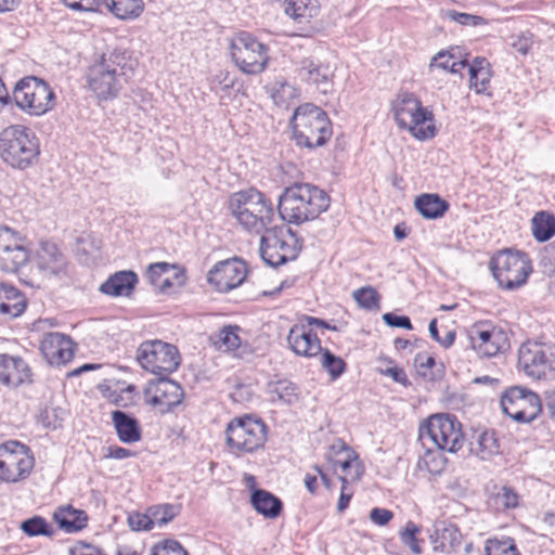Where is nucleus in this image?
<instances>
[{
	"instance_id": "f257e3e1",
	"label": "nucleus",
	"mask_w": 555,
	"mask_h": 555,
	"mask_svg": "<svg viewBox=\"0 0 555 555\" xmlns=\"http://www.w3.org/2000/svg\"><path fill=\"white\" fill-rule=\"evenodd\" d=\"M330 196L320 188L309 183H294L279 198L280 217L300 224L318 218L330 207Z\"/></svg>"
},
{
	"instance_id": "f03ea898",
	"label": "nucleus",
	"mask_w": 555,
	"mask_h": 555,
	"mask_svg": "<svg viewBox=\"0 0 555 555\" xmlns=\"http://www.w3.org/2000/svg\"><path fill=\"white\" fill-rule=\"evenodd\" d=\"M229 208L235 220L251 233L261 234L274 220L272 203L254 188L233 193L229 199Z\"/></svg>"
},
{
	"instance_id": "7ed1b4c3",
	"label": "nucleus",
	"mask_w": 555,
	"mask_h": 555,
	"mask_svg": "<svg viewBox=\"0 0 555 555\" xmlns=\"http://www.w3.org/2000/svg\"><path fill=\"white\" fill-rule=\"evenodd\" d=\"M291 127L296 144L310 150L323 146L333 133L327 114L311 103L301 104L295 109Z\"/></svg>"
},
{
	"instance_id": "20e7f679",
	"label": "nucleus",
	"mask_w": 555,
	"mask_h": 555,
	"mask_svg": "<svg viewBox=\"0 0 555 555\" xmlns=\"http://www.w3.org/2000/svg\"><path fill=\"white\" fill-rule=\"evenodd\" d=\"M418 438L423 446L428 449L435 447L450 453L457 452L464 444L462 425L454 415L436 414L431 415L418 429Z\"/></svg>"
},
{
	"instance_id": "39448f33",
	"label": "nucleus",
	"mask_w": 555,
	"mask_h": 555,
	"mask_svg": "<svg viewBox=\"0 0 555 555\" xmlns=\"http://www.w3.org/2000/svg\"><path fill=\"white\" fill-rule=\"evenodd\" d=\"M0 155L13 168H28L39 155L35 134L24 126H10L0 133Z\"/></svg>"
},
{
	"instance_id": "423d86ee",
	"label": "nucleus",
	"mask_w": 555,
	"mask_h": 555,
	"mask_svg": "<svg viewBox=\"0 0 555 555\" xmlns=\"http://www.w3.org/2000/svg\"><path fill=\"white\" fill-rule=\"evenodd\" d=\"M268 427L261 418L245 414L234 417L225 429V442L231 453L242 455L263 448Z\"/></svg>"
},
{
	"instance_id": "0eeeda50",
	"label": "nucleus",
	"mask_w": 555,
	"mask_h": 555,
	"mask_svg": "<svg viewBox=\"0 0 555 555\" xmlns=\"http://www.w3.org/2000/svg\"><path fill=\"white\" fill-rule=\"evenodd\" d=\"M392 108L398 126L409 130L416 139L427 140L435 135L433 114L422 106L414 94H400Z\"/></svg>"
},
{
	"instance_id": "6e6552de",
	"label": "nucleus",
	"mask_w": 555,
	"mask_h": 555,
	"mask_svg": "<svg viewBox=\"0 0 555 555\" xmlns=\"http://www.w3.org/2000/svg\"><path fill=\"white\" fill-rule=\"evenodd\" d=\"M230 54L234 64L249 75L261 73L269 60L267 46L246 31H241L231 38Z\"/></svg>"
},
{
	"instance_id": "1a4fd4ad",
	"label": "nucleus",
	"mask_w": 555,
	"mask_h": 555,
	"mask_svg": "<svg viewBox=\"0 0 555 555\" xmlns=\"http://www.w3.org/2000/svg\"><path fill=\"white\" fill-rule=\"evenodd\" d=\"M490 269L500 287L509 291L524 285L531 272L527 255L512 250H503L492 257Z\"/></svg>"
},
{
	"instance_id": "9d476101",
	"label": "nucleus",
	"mask_w": 555,
	"mask_h": 555,
	"mask_svg": "<svg viewBox=\"0 0 555 555\" xmlns=\"http://www.w3.org/2000/svg\"><path fill=\"white\" fill-rule=\"evenodd\" d=\"M137 360L145 371L162 376L175 372L180 365L181 358L175 345L154 339L140 344Z\"/></svg>"
},
{
	"instance_id": "9b49d317",
	"label": "nucleus",
	"mask_w": 555,
	"mask_h": 555,
	"mask_svg": "<svg viewBox=\"0 0 555 555\" xmlns=\"http://www.w3.org/2000/svg\"><path fill=\"white\" fill-rule=\"evenodd\" d=\"M35 465L30 449L18 441L0 444V480L18 482L29 476Z\"/></svg>"
},
{
	"instance_id": "f8f14e48",
	"label": "nucleus",
	"mask_w": 555,
	"mask_h": 555,
	"mask_svg": "<svg viewBox=\"0 0 555 555\" xmlns=\"http://www.w3.org/2000/svg\"><path fill=\"white\" fill-rule=\"evenodd\" d=\"M518 363L530 377L554 379L555 346L535 341L522 344L518 351Z\"/></svg>"
},
{
	"instance_id": "ddd939ff",
	"label": "nucleus",
	"mask_w": 555,
	"mask_h": 555,
	"mask_svg": "<svg viewBox=\"0 0 555 555\" xmlns=\"http://www.w3.org/2000/svg\"><path fill=\"white\" fill-rule=\"evenodd\" d=\"M14 100L24 111L40 116L53 107L54 93L42 79L25 77L15 86Z\"/></svg>"
},
{
	"instance_id": "4468645a",
	"label": "nucleus",
	"mask_w": 555,
	"mask_h": 555,
	"mask_svg": "<svg viewBox=\"0 0 555 555\" xmlns=\"http://www.w3.org/2000/svg\"><path fill=\"white\" fill-rule=\"evenodd\" d=\"M502 411L518 423H530L542 411L540 397L532 390L513 386L501 396Z\"/></svg>"
},
{
	"instance_id": "2eb2a0df",
	"label": "nucleus",
	"mask_w": 555,
	"mask_h": 555,
	"mask_svg": "<svg viewBox=\"0 0 555 555\" xmlns=\"http://www.w3.org/2000/svg\"><path fill=\"white\" fill-rule=\"evenodd\" d=\"M26 238L17 230L0 224V270L15 273L29 260Z\"/></svg>"
},
{
	"instance_id": "dca6fc26",
	"label": "nucleus",
	"mask_w": 555,
	"mask_h": 555,
	"mask_svg": "<svg viewBox=\"0 0 555 555\" xmlns=\"http://www.w3.org/2000/svg\"><path fill=\"white\" fill-rule=\"evenodd\" d=\"M472 348L481 357L491 358L509 349L505 330L490 323H477L468 332Z\"/></svg>"
},
{
	"instance_id": "f3484780",
	"label": "nucleus",
	"mask_w": 555,
	"mask_h": 555,
	"mask_svg": "<svg viewBox=\"0 0 555 555\" xmlns=\"http://www.w3.org/2000/svg\"><path fill=\"white\" fill-rule=\"evenodd\" d=\"M259 251L262 260L271 267L284 264L298 255L296 247L283 238V230L273 225L262 232Z\"/></svg>"
},
{
	"instance_id": "a211bd4d",
	"label": "nucleus",
	"mask_w": 555,
	"mask_h": 555,
	"mask_svg": "<svg viewBox=\"0 0 555 555\" xmlns=\"http://www.w3.org/2000/svg\"><path fill=\"white\" fill-rule=\"evenodd\" d=\"M247 276L246 263L236 258L218 262L208 273V282L216 291L227 293L240 286Z\"/></svg>"
},
{
	"instance_id": "6ab92c4d",
	"label": "nucleus",
	"mask_w": 555,
	"mask_h": 555,
	"mask_svg": "<svg viewBox=\"0 0 555 555\" xmlns=\"http://www.w3.org/2000/svg\"><path fill=\"white\" fill-rule=\"evenodd\" d=\"M40 350L51 365H62L74 357V343L69 336L54 332L43 336Z\"/></svg>"
},
{
	"instance_id": "aec40b11",
	"label": "nucleus",
	"mask_w": 555,
	"mask_h": 555,
	"mask_svg": "<svg viewBox=\"0 0 555 555\" xmlns=\"http://www.w3.org/2000/svg\"><path fill=\"white\" fill-rule=\"evenodd\" d=\"M31 370L21 357L0 353V384L17 388L23 384H30Z\"/></svg>"
},
{
	"instance_id": "412c9836",
	"label": "nucleus",
	"mask_w": 555,
	"mask_h": 555,
	"mask_svg": "<svg viewBox=\"0 0 555 555\" xmlns=\"http://www.w3.org/2000/svg\"><path fill=\"white\" fill-rule=\"evenodd\" d=\"M287 343L297 356L312 358L322 351L319 337L306 324L293 325L287 335Z\"/></svg>"
},
{
	"instance_id": "4be33fe9",
	"label": "nucleus",
	"mask_w": 555,
	"mask_h": 555,
	"mask_svg": "<svg viewBox=\"0 0 555 555\" xmlns=\"http://www.w3.org/2000/svg\"><path fill=\"white\" fill-rule=\"evenodd\" d=\"M88 82L98 98L104 100L116 96L120 89L118 76L114 74V69H108L107 65L101 63L93 64L89 68Z\"/></svg>"
},
{
	"instance_id": "5701e85b",
	"label": "nucleus",
	"mask_w": 555,
	"mask_h": 555,
	"mask_svg": "<svg viewBox=\"0 0 555 555\" xmlns=\"http://www.w3.org/2000/svg\"><path fill=\"white\" fill-rule=\"evenodd\" d=\"M327 459L334 467L339 466L345 474L348 469L354 468V473L350 474L351 481H358L364 473L358 454L343 440H337L332 444Z\"/></svg>"
},
{
	"instance_id": "b1692460",
	"label": "nucleus",
	"mask_w": 555,
	"mask_h": 555,
	"mask_svg": "<svg viewBox=\"0 0 555 555\" xmlns=\"http://www.w3.org/2000/svg\"><path fill=\"white\" fill-rule=\"evenodd\" d=\"M299 79L314 86L320 92L326 94L332 88L333 70L328 65L304 60L297 69Z\"/></svg>"
},
{
	"instance_id": "393cba45",
	"label": "nucleus",
	"mask_w": 555,
	"mask_h": 555,
	"mask_svg": "<svg viewBox=\"0 0 555 555\" xmlns=\"http://www.w3.org/2000/svg\"><path fill=\"white\" fill-rule=\"evenodd\" d=\"M25 295L8 283H0V315L13 319L20 317L26 309Z\"/></svg>"
},
{
	"instance_id": "a878e982",
	"label": "nucleus",
	"mask_w": 555,
	"mask_h": 555,
	"mask_svg": "<svg viewBox=\"0 0 555 555\" xmlns=\"http://www.w3.org/2000/svg\"><path fill=\"white\" fill-rule=\"evenodd\" d=\"M183 396V389L177 382L162 376L156 384L155 395L152 397L151 403L154 405H166L170 409L180 404Z\"/></svg>"
},
{
	"instance_id": "bb28decb",
	"label": "nucleus",
	"mask_w": 555,
	"mask_h": 555,
	"mask_svg": "<svg viewBox=\"0 0 555 555\" xmlns=\"http://www.w3.org/2000/svg\"><path fill=\"white\" fill-rule=\"evenodd\" d=\"M138 276L132 271H119L101 284L99 291L108 296H128L134 289Z\"/></svg>"
},
{
	"instance_id": "cd10ccee",
	"label": "nucleus",
	"mask_w": 555,
	"mask_h": 555,
	"mask_svg": "<svg viewBox=\"0 0 555 555\" xmlns=\"http://www.w3.org/2000/svg\"><path fill=\"white\" fill-rule=\"evenodd\" d=\"M112 421L121 442L133 443L141 439V428L133 416L120 410H115L112 412Z\"/></svg>"
},
{
	"instance_id": "c85d7f7f",
	"label": "nucleus",
	"mask_w": 555,
	"mask_h": 555,
	"mask_svg": "<svg viewBox=\"0 0 555 555\" xmlns=\"http://www.w3.org/2000/svg\"><path fill=\"white\" fill-rule=\"evenodd\" d=\"M53 519L60 529L66 532H77L87 526L88 517L81 509L72 505L60 506L53 513Z\"/></svg>"
},
{
	"instance_id": "c756f323",
	"label": "nucleus",
	"mask_w": 555,
	"mask_h": 555,
	"mask_svg": "<svg viewBox=\"0 0 555 555\" xmlns=\"http://www.w3.org/2000/svg\"><path fill=\"white\" fill-rule=\"evenodd\" d=\"M434 548L442 553H459L461 551L462 533L454 525L437 528L435 531Z\"/></svg>"
},
{
	"instance_id": "7c9ffc66",
	"label": "nucleus",
	"mask_w": 555,
	"mask_h": 555,
	"mask_svg": "<svg viewBox=\"0 0 555 555\" xmlns=\"http://www.w3.org/2000/svg\"><path fill=\"white\" fill-rule=\"evenodd\" d=\"M416 210L426 219L441 218L449 209V203L438 194H422L415 199Z\"/></svg>"
},
{
	"instance_id": "2f4dec72",
	"label": "nucleus",
	"mask_w": 555,
	"mask_h": 555,
	"mask_svg": "<svg viewBox=\"0 0 555 555\" xmlns=\"http://www.w3.org/2000/svg\"><path fill=\"white\" fill-rule=\"evenodd\" d=\"M250 502L253 507L267 518H276L282 512L281 500L262 489L253 492Z\"/></svg>"
},
{
	"instance_id": "473e14b6",
	"label": "nucleus",
	"mask_w": 555,
	"mask_h": 555,
	"mask_svg": "<svg viewBox=\"0 0 555 555\" xmlns=\"http://www.w3.org/2000/svg\"><path fill=\"white\" fill-rule=\"evenodd\" d=\"M267 392L273 403L292 405L298 400V388L288 379L270 380L267 384Z\"/></svg>"
},
{
	"instance_id": "72a5a7b5",
	"label": "nucleus",
	"mask_w": 555,
	"mask_h": 555,
	"mask_svg": "<svg viewBox=\"0 0 555 555\" xmlns=\"http://www.w3.org/2000/svg\"><path fill=\"white\" fill-rule=\"evenodd\" d=\"M38 266L47 274L57 275L65 269V259L55 245L48 244L38 255Z\"/></svg>"
},
{
	"instance_id": "f704fd0d",
	"label": "nucleus",
	"mask_w": 555,
	"mask_h": 555,
	"mask_svg": "<svg viewBox=\"0 0 555 555\" xmlns=\"http://www.w3.org/2000/svg\"><path fill=\"white\" fill-rule=\"evenodd\" d=\"M467 65L468 62L466 60H457L453 52L440 51L431 59L428 66V74L435 75L437 69H442L446 73L460 74Z\"/></svg>"
},
{
	"instance_id": "c9c22d12",
	"label": "nucleus",
	"mask_w": 555,
	"mask_h": 555,
	"mask_svg": "<svg viewBox=\"0 0 555 555\" xmlns=\"http://www.w3.org/2000/svg\"><path fill=\"white\" fill-rule=\"evenodd\" d=\"M490 64L485 57H476L473 64L468 67L469 82L477 93H482L487 90L490 82Z\"/></svg>"
},
{
	"instance_id": "e433bc0d",
	"label": "nucleus",
	"mask_w": 555,
	"mask_h": 555,
	"mask_svg": "<svg viewBox=\"0 0 555 555\" xmlns=\"http://www.w3.org/2000/svg\"><path fill=\"white\" fill-rule=\"evenodd\" d=\"M105 5L117 18L133 20L144 10L143 0H104Z\"/></svg>"
},
{
	"instance_id": "4c0bfd02",
	"label": "nucleus",
	"mask_w": 555,
	"mask_h": 555,
	"mask_svg": "<svg viewBox=\"0 0 555 555\" xmlns=\"http://www.w3.org/2000/svg\"><path fill=\"white\" fill-rule=\"evenodd\" d=\"M470 452L482 461L490 460L499 454L500 446L494 431H483L478 435L475 442H470Z\"/></svg>"
},
{
	"instance_id": "58836bf2",
	"label": "nucleus",
	"mask_w": 555,
	"mask_h": 555,
	"mask_svg": "<svg viewBox=\"0 0 555 555\" xmlns=\"http://www.w3.org/2000/svg\"><path fill=\"white\" fill-rule=\"evenodd\" d=\"M532 235L538 242H546L555 235V217L540 211L531 220Z\"/></svg>"
},
{
	"instance_id": "ea45409f",
	"label": "nucleus",
	"mask_w": 555,
	"mask_h": 555,
	"mask_svg": "<svg viewBox=\"0 0 555 555\" xmlns=\"http://www.w3.org/2000/svg\"><path fill=\"white\" fill-rule=\"evenodd\" d=\"M100 63L107 65L108 69H114V74L118 77H127V70H132V62L127 52L121 49H115L108 55H103Z\"/></svg>"
},
{
	"instance_id": "a19ab883",
	"label": "nucleus",
	"mask_w": 555,
	"mask_h": 555,
	"mask_svg": "<svg viewBox=\"0 0 555 555\" xmlns=\"http://www.w3.org/2000/svg\"><path fill=\"white\" fill-rule=\"evenodd\" d=\"M238 326L223 327L214 339L215 347L223 352L233 351L241 345V338L237 334Z\"/></svg>"
},
{
	"instance_id": "79ce46f5",
	"label": "nucleus",
	"mask_w": 555,
	"mask_h": 555,
	"mask_svg": "<svg viewBox=\"0 0 555 555\" xmlns=\"http://www.w3.org/2000/svg\"><path fill=\"white\" fill-rule=\"evenodd\" d=\"M20 528L28 537H51L54 533L51 525L41 516H33L23 520Z\"/></svg>"
},
{
	"instance_id": "37998d69",
	"label": "nucleus",
	"mask_w": 555,
	"mask_h": 555,
	"mask_svg": "<svg viewBox=\"0 0 555 555\" xmlns=\"http://www.w3.org/2000/svg\"><path fill=\"white\" fill-rule=\"evenodd\" d=\"M352 297L356 302L365 310H378L380 296L372 286H364L353 291Z\"/></svg>"
},
{
	"instance_id": "c03bdc74",
	"label": "nucleus",
	"mask_w": 555,
	"mask_h": 555,
	"mask_svg": "<svg viewBox=\"0 0 555 555\" xmlns=\"http://www.w3.org/2000/svg\"><path fill=\"white\" fill-rule=\"evenodd\" d=\"M319 354H321L322 367L327 371L333 379L343 375L346 370V362L340 357H337L331 350L323 348Z\"/></svg>"
},
{
	"instance_id": "a18cd8bd",
	"label": "nucleus",
	"mask_w": 555,
	"mask_h": 555,
	"mask_svg": "<svg viewBox=\"0 0 555 555\" xmlns=\"http://www.w3.org/2000/svg\"><path fill=\"white\" fill-rule=\"evenodd\" d=\"M486 553L487 555H520L512 538L488 540Z\"/></svg>"
},
{
	"instance_id": "49530a36",
	"label": "nucleus",
	"mask_w": 555,
	"mask_h": 555,
	"mask_svg": "<svg viewBox=\"0 0 555 555\" xmlns=\"http://www.w3.org/2000/svg\"><path fill=\"white\" fill-rule=\"evenodd\" d=\"M149 512L153 518V526L155 524L163 526L171 521L178 515L179 506L172 504H162L150 507Z\"/></svg>"
},
{
	"instance_id": "de8ad7c7",
	"label": "nucleus",
	"mask_w": 555,
	"mask_h": 555,
	"mask_svg": "<svg viewBox=\"0 0 555 555\" xmlns=\"http://www.w3.org/2000/svg\"><path fill=\"white\" fill-rule=\"evenodd\" d=\"M210 87L216 93H220V99H224V94L234 87V78L227 70H218L210 79Z\"/></svg>"
},
{
	"instance_id": "09e8293b",
	"label": "nucleus",
	"mask_w": 555,
	"mask_h": 555,
	"mask_svg": "<svg viewBox=\"0 0 555 555\" xmlns=\"http://www.w3.org/2000/svg\"><path fill=\"white\" fill-rule=\"evenodd\" d=\"M169 268H170V266L167 262L152 263L147 268L146 276L153 285L158 286L164 289L166 286L171 285L168 278H166L164 281H160V278L166 272L169 271Z\"/></svg>"
},
{
	"instance_id": "8fccbe9b",
	"label": "nucleus",
	"mask_w": 555,
	"mask_h": 555,
	"mask_svg": "<svg viewBox=\"0 0 555 555\" xmlns=\"http://www.w3.org/2000/svg\"><path fill=\"white\" fill-rule=\"evenodd\" d=\"M420 532L418 526L412 521H408L404 529L400 533L401 541L408 545L411 551L415 554H421L422 548L416 539V534Z\"/></svg>"
},
{
	"instance_id": "3c124183",
	"label": "nucleus",
	"mask_w": 555,
	"mask_h": 555,
	"mask_svg": "<svg viewBox=\"0 0 555 555\" xmlns=\"http://www.w3.org/2000/svg\"><path fill=\"white\" fill-rule=\"evenodd\" d=\"M151 555H188V553L178 541L168 539L156 544Z\"/></svg>"
},
{
	"instance_id": "603ef678",
	"label": "nucleus",
	"mask_w": 555,
	"mask_h": 555,
	"mask_svg": "<svg viewBox=\"0 0 555 555\" xmlns=\"http://www.w3.org/2000/svg\"><path fill=\"white\" fill-rule=\"evenodd\" d=\"M444 16L453 22L461 24V25L477 26V25H481L485 23V21L481 16L463 13V12H457L455 10H447L444 12Z\"/></svg>"
},
{
	"instance_id": "864d4df0",
	"label": "nucleus",
	"mask_w": 555,
	"mask_h": 555,
	"mask_svg": "<svg viewBox=\"0 0 555 555\" xmlns=\"http://www.w3.org/2000/svg\"><path fill=\"white\" fill-rule=\"evenodd\" d=\"M129 526L132 530L140 531V530H151L153 526V518L151 517V514H141V513H134L130 514L128 517Z\"/></svg>"
},
{
	"instance_id": "5fc2aeb1",
	"label": "nucleus",
	"mask_w": 555,
	"mask_h": 555,
	"mask_svg": "<svg viewBox=\"0 0 555 555\" xmlns=\"http://www.w3.org/2000/svg\"><path fill=\"white\" fill-rule=\"evenodd\" d=\"M284 2V11L287 15L298 18L305 15V10L307 9L310 0H283Z\"/></svg>"
},
{
	"instance_id": "6e6d98bb",
	"label": "nucleus",
	"mask_w": 555,
	"mask_h": 555,
	"mask_svg": "<svg viewBox=\"0 0 555 555\" xmlns=\"http://www.w3.org/2000/svg\"><path fill=\"white\" fill-rule=\"evenodd\" d=\"M496 501L505 508H514L518 505V494L512 488L503 487L496 495Z\"/></svg>"
},
{
	"instance_id": "4d7b16f0",
	"label": "nucleus",
	"mask_w": 555,
	"mask_h": 555,
	"mask_svg": "<svg viewBox=\"0 0 555 555\" xmlns=\"http://www.w3.org/2000/svg\"><path fill=\"white\" fill-rule=\"evenodd\" d=\"M383 321L391 327H400L405 330H412V323L409 317L406 315H397L392 312H387L383 314Z\"/></svg>"
},
{
	"instance_id": "13d9d810",
	"label": "nucleus",
	"mask_w": 555,
	"mask_h": 555,
	"mask_svg": "<svg viewBox=\"0 0 555 555\" xmlns=\"http://www.w3.org/2000/svg\"><path fill=\"white\" fill-rule=\"evenodd\" d=\"M41 423L44 427L56 429L61 426L62 418L59 417V410L54 408H46L41 412Z\"/></svg>"
},
{
	"instance_id": "bf43d9fd",
	"label": "nucleus",
	"mask_w": 555,
	"mask_h": 555,
	"mask_svg": "<svg viewBox=\"0 0 555 555\" xmlns=\"http://www.w3.org/2000/svg\"><path fill=\"white\" fill-rule=\"evenodd\" d=\"M393 517V513L386 508L374 507L370 512V519L379 526L387 525Z\"/></svg>"
},
{
	"instance_id": "052dcab7",
	"label": "nucleus",
	"mask_w": 555,
	"mask_h": 555,
	"mask_svg": "<svg viewBox=\"0 0 555 555\" xmlns=\"http://www.w3.org/2000/svg\"><path fill=\"white\" fill-rule=\"evenodd\" d=\"M68 8L76 11H94L99 0H61Z\"/></svg>"
},
{
	"instance_id": "680f3d73",
	"label": "nucleus",
	"mask_w": 555,
	"mask_h": 555,
	"mask_svg": "<svg viewBox=\"0 0 555 555\" xmlns=\"http://www.w3.org/2000/svg\"><path fill=\"white\" fill-rule=\"evenodd\" d=\"M340 481H341V490H340V495H339V499H338V503H337V512L338 513H343L349 505L350 503V500L352 498V492H347V482H348V479L346 476H341L340 478Z\"/></svg>"
},
{
	"instance_id": "e2e57ef3",
	"label": "nucleus",
	"mask_w": 555,
	"mask_h": 555,
	"mask_svg": "<svg viewBox=\"0 0 555 555\" xmlns=\"http://www.w3.org/2000/svg\"><path fill=\"white\" fill-rule=\"evenodd\" d=\"M415 366L420 370L422 375H426L425 371L422 370H430L436 364V360L431 356H427L425 353H417L414 359Z\"/></svg>"
},
{
	"instance_id": "0e129e2a",
	"label": "nucleus",
	"mask_w": 555,
	"mask_h": 555,
	"mask_svg": "<svg viewBox=\"0 0 555 555\" xmlns=\"http://www.w3.org/2000/svg\"><path fill=\"white\" fill-rule=\"evenodd\" d=\"M383 373L385 375L390 376L395 382H397L403 386H406L410 384L405 372L401 367H397V366L388 367L385 371H383Z\"/></svg>"
},
{
	"instance_id": "69168bd1",
	"label": "nucleus",
	"mask_w": 555,
	"mask_h": 555,
	"mask_svg": "<svg viewBox=\"0 0 555 555\" xmlns=\"http://www.w3.org/2000/svg\"><path fill=\"white\" fill-rule=\"evenodd\" d=\"M132 455H134V453L129 449L118 446H112L107 449V454L105 456L115 460H124Z\"/></svg>"
},
{
	"instance_id": "338daca9",
	"label": "nucleus",
	"mask_w": 555,
	"mask_h": 555,
	"mask_svg": "<svg viewBox=\"0 0 555 555\" xmlns=\"http://www.w3.org/2000/svg\"><path fill=\"white\" fill-rule=\"evenodd\" d=\"M304 320L307 322V326H312V325H315V326H319V327H324V328H327V330H331V331H336V326H332L330 325L326 321L322 320V319H318V318H314V317H310V315H305L304 317Z\"/></svg>"
},
{
	"instance_id": "774afa93",
	"label": "nucleus",
	"mask_w": 555,
	"mask_h": 555,
	"mask_svg": "<svg viewBox=\"0 0 555 555\" xmlns=\"http://www.w3.org/2000/svg\"><path fill=\"white\" fill-rule=\"evenodd\" d=\"M513 47L518 53L525 55L530 49V42L527 38H519L517 41L513 42Z\"/></svg>"
}]
</instances>
